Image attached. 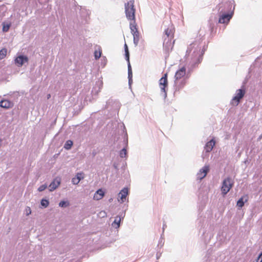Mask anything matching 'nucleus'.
<instances>
[{
  "label": "nucleus",
  "instance_id": "34",
  "mask_svg": "<svg viewBox=\"0 0 262 262\" xmlns=\"http://www.w3.org/2000/svg\"><path fill=\"white\" fill-rule=\"evenodd\" d=\"M72 182L73 184H78L80 181L76 179V178H74L72 180Z\"/></svg>",
  "mask_w": 262,
  "mask_h": 262
},
{
  "label": "nucleus",
  "instance_id": "38",
  "mask_svg": "<svg viewBox=\"0 0 262 262\" xmlns=\"http://www.w3.org/2000/svg\"><path fill=\"white\" fill-rule=\"evenodd\" d=\"M133 82V79H128V84L130 86L132 83Z\"/></svg>",
  "mask_w": 262,
  "mask_h": 262
},
{
  "label": "nucleus",
  "instance_id": "4",
  "mask_svg": "<svg viewBox=\"0 0 262 262\" xmlns=\"http://www.w3.org/2000/svg\"><path fill=\"white\" fill-rule=\"evenodd\" d=\"M235 4L233 0L229 1L225 3L220 4L216 6L218 13H228L233 15Z\"/></svg>",
  "mask_w": 262,
  "mask_h": 262
},
{
  "label": "nucleus",
  "instance_id": "31",
  "mask_svg": "<svg viewBox=\"0 0 262 262\" xmlns=\"http://www.w3.org/2000/svg\"><path fill=\"white\" fill-rule=\"evenodd\" d=\"M47 187V186L46 184L42 185L39 187V188H38V190L39 192H41V191H43L44 190H45L46 189Z\"/></svg>",
  "mask_w": 262,
  "mask_h": 262
},
{
  "label": "nucleus",
  "instance_id": "7",
  "mask_svg": "<svg viewBox=\"0 0 262 262\" xmlns=\"http://www.w3.org/2000/svg\"><path fill=\"white\" fill-rule=\"evenodd\" d=\"M168 86L167 74L165 73L159 80V86L161 96L165 99L167 97L166 88Z\"/></svg>",
  "mask_w": 262,
  "mask_h": 262
},
{
  "label": "nucleus",
  "instance_id": "2",
  "mask_svg": "<svg viewBox=\"0 0 262 262\" xmlns=\"http://www.w3.org/2000/svg\"><path fill=\"white\" fill-rule=\"evenodd\" d=\"M174 28L172 25L169 26L164 30L163 35V48L166 52H169L172 50L174 41H171L173 38Z\"/></svg>",
  "mask_w": 262,
  "mask_h": 262
},
{
  "label": "nucleus",
  "instance_id": "17",
  "mask_svg": "<svg viewBox=\"0 0 262 262\" xmlns=\"http://www.w3.org/2000/svg\"><path fill=\"white\" fill-rule=\"evenodd\" d=\"M128 194V189L127 188H124L119 193V196L122 202H124L126 199V196Z\"/></svg>",
  "mask_w": 262,
  "mask_h": 262
},
{
  "label": "nucleus",
  "instance_id": "45",
  "mask_svg": "<svg viewBox=\"0 0 262 262\" xmlns=\"http://www.w3.org/2000/svg\"><path fill=\"white\" fill-rule=\"evenodd\" d=\"M28 209L27 208V213L29 212V211H28Z\"/></svg>",
  "mask_w": 262,
  "mask_h": 262
},
{
  "label": "nucleus",
  "instance_id": "33",
  "mask_svg": "<svg viewBox=\"0 0 262 262\" xmlns=\"http://www.w3.org/2000/svg\"><path fill=\"white\" fill-rule=\"evenodd\" d=\"M134 21L133 22H130V29L132 30V28L133 29H137L136 28V25H135V20H133Z\"/></svg>",
  "mask_w": 262,
  "mask_h": 262
},
{
  "label": "nucleus",
  "instance_id": "37",
  "mask_svg": "<svg viewBox=\"0 0 262 262\" xmlns=\"http://www.w3.org/2000/svg\"><path fill=\"white\" fill-rule=\"evenodd\" d=\"M130 31H131V33H132V34L133 35L134 34V32H136V31H138V30H137V29H133L132 28V30H130Z\"/></svg>",
  "mask_w": 262,
  "mask_h": 262
},
{
  "label": "nucleus",
  "instance_id": "1",
  "mask_svg": "<svg viewBox=\"0 0 262 262\" xmlns=\"http://www.w3.org/2000/svg\"><path fill=\"white\" fill-rule=\"evenodd\" d=\"M205 50V47L201 50L200 43L199 41H195L189 46L186 51V55L188 56L191 55V62L193 67L202 61Z\"/></svg>",
  "mask_w": 262,
  "mask_h": 262
},
{
  "label": "nucleus",
  "instance_id": "47",
  "mask_svg": "<svg viewBox=\"0 0 262 262\" xmlns=\"http://www.w3.org/2000/svg\"><path fill=\"white\" fill-rule=\"evenodd\" d=\"M157 259H158V258H159V256H157Z\"/></svg>",
  "mask_w": 262,
  "mask_h": 262
},
{
  "label": "nucleus",
  "instance_id": "44",
  "mask_svg": "<svg viewBox=\"0 0 262 262\" xmlns=\"http://www.w3.org/2000/svg\"><path fill=\"white\" fill-rule=\"evenodd\" d=\"M112 199H110L109 200V201H110V202H111V201H112Z\"/></svg>",
  "mask_w": 262,
  "mask_h": 262
},
{
  "label": "nucleus",
  "instance_id": "13",
  "mask_svg": "<svg viewBox=\"0 0 262 262\" xmlns=\"http://www.w3.org/2000/svg\"><path fill=\"white\" fill-rule=\"evenodd\" d=\"M215 142L213 139L206 143L204 147V149L207 152H209L212 150L214 146L215 145Z\"/></svg>",
  "mask_w": 262,
  "mask_h": 262
},
{
  "label": "nucleus",
  "instance_id": "18",
  "mask_svg": "<svg viewBox=\"0 0 262 262\" xmlns=\"http://www.w3.org/2000/svg\"><path fill=\"white\" fill-rule=\"evenodd\" d=\"M248 201V196L247 195L243 196L237 202V206L241 208L244 205L245 202Z\"/></svg>",
  "mask_w": 262,
  "mask_h": 262
},
{
  "label": "nucleus",
  "instance_id": "14",
  "mask_svg": "<svg viewBox=\"0 0 262 262\" xmlns=\"http://www.w3.org/2000/svg\"><path fill=\"white\" fill-rule=\"evenodd\" d=\"M104 195V192L102 189H99L98 190H97L95 193H94L93 199L95 200H100Z\"/></svg>",
  "mask_w": 262,
  "mask_h": 262
},
{
  "label": "nucleus",
  "instance_id": "19",
  "mask_svg": "<svg viewBox=\"0 0 262 262\" xmlns=\"http://www.w3.org/2000/svg\"><path fill=\"white\" fill-rule=\"evenodd\" d=\"M133 35L134 36V43L135 46H137L140 39L139 32L138 31L134 32V34Z\"/></svg>",
  "mask_w": 262,
  "mask_h": 262
},
{
  "label": "nucleus",
  "instance_id": "35",
  "mask_svg": "<svg viewBox=\"0 0 262 262\" xmlns=\"http://www.w3.org/2000/svg\"><path fill=\"white\" fill-rule=\"evenodd\" d=\"M256 262H262V252L259 255L256 259Z\"/></svg>",
  "mask_w": 262,
  "mask_h": 262
},
{
  "label": "nucleus",
  "instance_id": "20",
  "mask_svg": "<svg viewBox=\"0 0 262 262\" xmlns=\"http://www.w3.org/2000/svg\"><path fill=\"white\" fill-rule=\"evenodd\" d=\"M19 17L20 16L18 13H14L11 15V18L13 19L12 21L13 23H18L20 21Z\"/></svg>",
  "mask_w": 262,
  "mask_h": 262
},
{
  "label": "nucleus",
  "instance_id": "27",
  "mask_svg": "<svg viewBox=\"0 0 262 262\" xmlns=\"http://www.w3.org/2000/svg\"><path fill=\"white\" fill-rule=\"evenodd\" d=\"M40 203L42 206H43L44 208H46L48 206L49 202L48 200L43 199L41 200Z\"/></svg>",
  "mask_w": 262,
  "mask_h": 262
},
{
  "label": "nucleus",
  "instance_id": "29",
  "mask_svg": "<svg viewBox=\"0 0 262 262\" xmlns=\"http://www.w3.org/2000/svg\"><path fill=\"white\" fill-rule=\"evenodd\" d=\"M98 90L95 91V90L94 89L92 90V93H95L96 94H98V93L100 91L102 87V82L101 81V82H99L98 83Z\"/></svg>",
  "mask_w": 262,
  "mask_h": 262
},
{
  "label": "nucleus",
  "instance_id": "41",
  "mask_svg": "<svg viewBox=\"0 0 262 262\" xmlns=\"http://www.w3.org/2000/svg\"><path fill=\"white\" fill-rule=\"evenodd\" d=\"M166 227V224H164L163 225V229L164 230L165 228Z\"/></svg>",
  "mask_w": 262,
  "mask_h": 262
},
{
  "label": "nucleus",
  "instance_id": "43",
  "mask_svg": "<svg viewBox=\"0 0 262 262\" xmlns=\"http://www.w3.org/2000/svg\"><path fill=\"white\" fill-rule=\"evenodd\" d=\"M50 97H51V95H50V94H48V95H47V99H49Z\"/></svg>",
  "mask_w": 262,
  "mask_h": 262
},
{
  "label": "nucleus",
  "instance_id": "40",
  "mask_svg": "<svg viewBox=\"0 0 262 262\" xmlns=\"http://www.w3.org/2000/svg\"><path fill=\"white\" fill-rule=\"evenodd\" d=\"M29 212L27 213V215H28L31 213V210L30 207H28Z\"/></svg>",
  "mask_w": 262,
  "mask_h": 262
},
{
  "label": "nucleus",
  "instance_id": "30",
  "mask_svg": "<svg viewBox=\"0 0 262 262\" xmlns=\"http://www.w3.org/2000/svg\"><path fill=\"white\" fill-rule=\"evenodd\" d=\"M101 55V52L100 51H95L94 56H95V58L96 59H99Z\"/></svg>",
  "mask_w": 262,
  "mask_h": 262
},
{
  "label": "nucleus",
  "instance_id": "24",
  "mask_svg": "<svg viewBox=\"0 0 262 262\" xmlns=\"http://www.w3.org/2000/svg\"><path fill=\"white\" fill-rule=\"evenodd\" d=\"M73 145V142L71 140H68L64 144V147L66 149H71L72 146Z\"/></svg>",
  "mask_w": 262,
  "mask_h": 262
},
{
  "label": "nucleus",
  "instance_id": "32",
  "mask_svg": "<svg viewBox=\"0 0 262 262\" xmlns=\"http://www.w3.org/2000/svg\"><path fill=\"white\" fill-rule=\"evenodd\" d=\"M76 178V179L80 181L81 180L83 179V176L82 173H77Z\"/></svg>",
  "mask_w": 262,
  "mask_h": 262
},
{
  "label": "nucleus",
  "instance_id": "28",
  "mask_svg": "<svg viewBox=\"0 0 262 262\" xmlns=\"http://www.w3.org/2000/svg\"><path fill=\"white\" fill-rule=\"evenodd\" d=\"M127 154V151L125 147H124L120 151V156L121 158H125Z\"/></svg>",
  "mask_w": 262,
  "mask_h": 262
},
{
  "label": "nucleus",
  "instance_id": "12",
  "mask_svg": "<svg viewBox=\"0 0 262 262\" xmlns=\"http://www.w3.org/2000/svg\"><path fill=\"white\" fill-rule=\"evenodd\" d=\"M13 103L7 99H3L0 102V106L4 108H10L12 107Z\"/></svg>",
  "mask_w": 262,
  "mask_h": 262
},
{
  "label": "nucleus",
  "instance_id": "11",
  "mask_svg": "<svg viewBox=\"0 0 262 262\" xmlns=\"http://www.w3.org/2000/svg\"><path fill=\"white\" fill-rule=\"evenodd\" d=\"M28 58L24 55H19L15 59V63L18 67L22 66L25 63L28 62Z\"/></svg>",
  "mask_w": 262,
  "mask_h": 262
},
{
  "label": "nucleus",
  "instance_id": "5",
  "mask_svg": "<svg viewBox=\"0 0 262 262\" xmlns=\"http://www.w3.org/2000/svg\"><path fill=\"white\" fill-rule=\"evenodd\" d=\"M134 1H130L125 4V12L127 18L130 20H134L135 19V9L134 5Z\"/></svg>",
  "mask_w": 262,
  "mask_h": 262
},
{
  "label": "nucleus",
  "instance_id": "8",
  "mask_svg": "<svg viewBox=\"0 0 262 262\" xmlns=\"http://www.w3.org/2000/svg\"><path fill=\"white\" fill-rule=\"evenodd\" d=\"M245 94V90L244 89H240L236 91L235 96L232 98V103L237 105L240 101V100L244 97Z\"/></svg>",
  "mask_w": 262,
  "mask_h": 262
},
{
  "label": "nucleus",
  "instance_id": "22",
  "mask_svg": "<svg viewBox=\"0 0 262 262\" xmlns=\"http://www.w3.org/2000/svg\"><path fill=\"white\" fill-rule=\"evenodd\" d=\"M124 51H125V59L128 61V62H129V53L128 49L127 47V46L126 43L124 45Z\"/></svg>",
  "mask_w": 262,
  "mask_h": 262
},
{
  "label": "nucleus",
  "instance_id": "36",
  "mask_svg": "<svg viewBox=\"0 0 262 262\" xmlns=\"http://www.w3.org/2000/svg\"><path fill=\"white\" fill-rule=\"evenodd\" d=\"M49 0H38L39 3L41 5L45 4L49 2Z\"/></svg>",
  "mask_w": 262,
  "mask_h": 262
},
{
  "label": "nucleus",
  "instance_id": "25",
  "mask_svg": "<svg viewBox=\"0 0 262 262\" xmlns=\"http://www.w3.org/2000/svg\"><path fill=\"white\" fill-rule=\"evenodd\" d=\"M7 52V50L5 48L0 50V59H2L5 58Z\"/></svg>",
  "mask_w": 262,
  "mask_h": 262
},
{
  "label": "nucleus",
  "instance_id": "39",
  "mask_svg": "<svg viewBox=\"0 0 262 262\" xmlns=\"http://www.w3.org/2000/svg\"><path fill=\"white\" fill-rule=\"evenodd\" d=\"M112 101H113V100H110L108 102H106V105H107L106 107H107V108H108V105H109V104H110V103L111 102H112Z\"/></svg>",
  "mask_w": 262,
  "mask_h": 262
},
{
  "label": "nucleus",
  "instance_id": "15",
  "mask_svg": "<svg viewBox=\"0 0 262 262\" xmlns=\"http://www.w3.org/2000/svg\"><path fill=\"white\" fill-rule=\"evenodd\" d=\"M125 215V213H123L121 215H117L114 220L112 225L116 228H119L120 226V223L122 219H123Z\"/></svg>",
  "mask_w": 262,
  "mask_h": 262
},
{
  "label": "nucleus",
  "instance_id": "9",
  "mask_svg": "<svg viewBox=\"0 0 262 262\" xmlns=\"http://www.w3.org/2000/svg\"><path fill=\"white\" fill-rule=\"evenodd\" d=\"M219 16V23L220 24H228L232 18V14L218 13Z\"/></svg>",
  "mask_w": 262,
  "mask_h": 262
},
{
  "label": "nucleus",
  "instance_id": "46",
  "mask_svg": "<svg viewBox=\"0 0 262 262\" xmlns=\"http://www.w3.org/2000/svg\"><path fill=\"white\" fill-rule=\"evenodd\" d=\"M157 259H158V258H159V256H157Z\"/></svg>",
  "mask_w": 262,
  "mask_h": 262
},
{
  "label": "nucleus",
  "instance_id": "42",
  "mask_svg": "<svg viewBox=\"0 0 262 262\" xmlns=\"http://www.w3.org/2000/svg\"><path fill=\"white\" fill-rule=\"evenodd\" d=\"M101 213H102L103 216H104V215H106V213H105V212L104 211V212H102Z\"/></svg>",
  "mask_w": 262,
  "mask_h": 262
},
{
  "label": "nucleus",
  "instance_id": "48",
  "mask_svg": "<svg viewBox=\"0 0 262 262\" xmlns=\"http://www.w3.org/2000/svg\"><path fill=\"white\" fill-rule=\"evenodd\" d=\"M76 262H77V261H76ZM77 262H80V261H77Z\"/></svg>",
  "mask_w": 262,
  "mask_h": 262
},
{
  "label": "nucleus",
  "instance_id": "16",
  "mask_svg": "<svg viewBox=\"0 0 262 262\" xmlns=\"http://www.w3.org/2000/svg\"><path fill=\"white\" fill-rule=\"evenodd\" d=\"M60 184V181L57 179H54L50 184L49 188L50 191L54 190Z\"/></svg>",
  "mask_w": 262,
  "mask_h": 262
},
{
  "label": "nucleus",
  "instance_id": "21",
  "mask_svg": "<svg viewBox=\"0 0 262 262\" xmlns=\"http://www.w3.org/2000/svg\"><path fill=\"white\" fill-rule=\"evenodd\" d=\"M11 21L3 22V31L4 32H7L11 26Z\"/></svg>",
  "mask_w": 262,
  "mask_h": 262
},
{
  "label": "nucleus",
  "instance_id": "23",
  "mask_svg": "<svg viewBox=\"0 0 262 262\" xmlns=\"http://www.w3.org/2000/svg\"><path fill=\"white\" fill-rule=\"evenodd\" d=\"M127 68H128V79H132L133 73H132L131 66H130L129 62H128Z\"/></svg>",
  "mask_w": 262,
  "mask_h": 262
},
{
  "label": "nucleus",
  "instance_id": "10",
  "mask_svg": "<svg viewBox=\"0 0 262 262\" xmlns=\"http://www.w3.org/2000/svg\"><path fill=\"white\" fill-rule=\"evenodd\" d=\"M209 171V166L208 165H205L203 168L200 169L199 172L197 173L196 179L202 180L206 176Z\"/></svg>",
  "mask_w": 262,
  "mask_h": 262
},
{
  "label": "nucleus",
  "instance_id": "3",
  "mask_svg": "<svg viewBox=\"0 0 262 262\" xmlns=\"http://www.w3.org/2000/svg\"><path fill=\"white\" fill-rule=\"evenodd\" d=\"M186 75V68L182 67L177 71L174 76V86L176 91H179L185 85V80L182 79Z\"/></svg>",
  "mask_w": 262,
  "mask_h": 262
},
{
  "label": "nucleus",
  "instance_id": "26",
  "mask_svg": "<svg viewBox=\"0 0 262 262\" xmlns=\"http://www.w3.org/2000/svg\"><path fill=\"white\" fill-rule=\"evenodd\" d=\"M69 205V203L68 201H62L59 203V206L60 207L66 208Z\"/></svg>",
  "mask_w": 262,
  "mask_h": 262
},
{
  "label": "nucleus",
  "instance_id": "6",
  "mask_svg": "<svg viewBox=\"0 0 262 262\" xmlns=\"http://www.w3.org/2000/svg\"><path fill=\"white\" fill-rule=\"evenodd\" d=\"M234 181L231 177H227L222 182L221 191L222 194L226 195L233 187Z\"/></svg>",
  "mask_w": 262,
  "mask_h": 262
}]
</instances>
